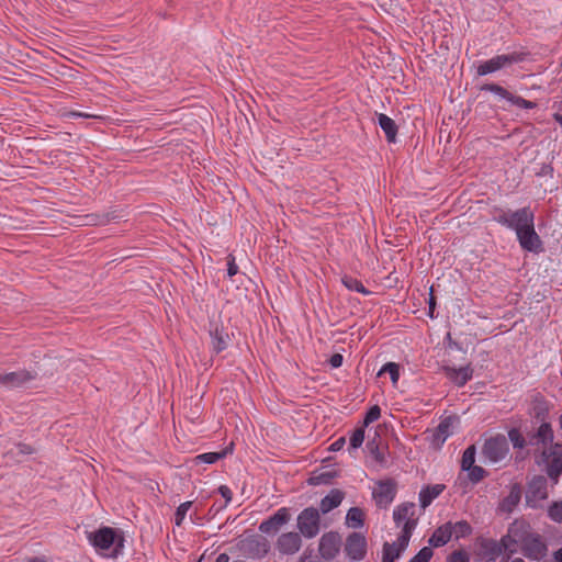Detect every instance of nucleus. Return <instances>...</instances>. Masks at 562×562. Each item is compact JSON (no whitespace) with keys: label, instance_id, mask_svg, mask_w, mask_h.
Returning a JSON list of instances; mask_svg holds the SVG:
<instances>
[{"label":"nucleus","instance_id":"1","mask_svg":"<svg viewBox=\"0 0 562 562\" xmlns=\"http://www.w3.org/2000/svg\"><path fill=\"white\" fill-rule=\"evenodd\" d=\"M88 542L104 558H117L123 553L124 537L111 527H101L87 533Z\"/></svg>","mask_w":562,"mask_h":562},{"label":"nucleus","instance_id":"2","mask_svg":"<svg viewBox=\"0 0 562 562\" xmlns=\"http://www.w3.org/2000/svg\"><path fill=\"white\" fill-rule=\"evenodd\" d=\"M493 221L517 234V232L522 231L528 224L535 222V214L528 206L515 211L498 210L495 212Z\"/></svg>","mask_w":562,"mask_h":562},{"label":"nucleus","instance_id":"3","mask_svg":"<svg viewBox=\"0 0 562 562\" xmlns=\"http://www.w3.org/2000/svg\"><path fill=\"white\" fill-rule=\"evenodd\" d=\"M416 506L414 503H404L393 510V519L397 528H401V542L409 541L417 527Z\"/></svg>","mask_w":562,"mask_h":562},{"label":"nucleus","instance_id":"4","mask_svg":"<svg viewBox=\"0 0 562 562\" xmlns=\"http://www.w3.org/2000/svg\"><path fill=\"white\" fill-rule=\"evenodd\" d=\"M538 463L552 483L557 484L562 474V443L555 442L543 448Z\"/></svg>","mask_w":562,"mask_h":562},{"label":"nucleus","instance_id":"5","mask_svg":"<svg viewBox=\"0 0 562 562\" xmlns=\"http://www.w3.org/2000/svg\"><path fill=\"white\" fill-rule=\"evenodd\" d=\"M526 59V54L522 52H513L509 54L495 55L490 59L482 60L476 66V74L479 76H487L497 72L502 69L510 67L514 64L521 63Z\"/></svg>","mask_w":562,"mask_h":562},{"label":"nucleus","instance_id":"6","mask_svg":"<svg viewBox=\"0 0 562 562\" xmlns=\"http://www.w3.org/2000/svg\"><path fill=\"white\" fill-rule=\"evenodd\" d=\"M520 546L524 555L532 561H540L548 553V546L542 537L537 532H532L527 522Z\"/></svg>","mask_w":562,"mask_h":562},{"label":"nucleus","instance_id":"7","mask_svg":"<svg viewBox=\"0 0 562 562\" xmlns=\"http://www.w3.org/2000/svg\"><path fill=\"white\" fill-rule=\"evenodd\" d=\"M300 535L307 539L316 537L321 529L319 510L315 507L304 508L297 516Z\"/></svg>","mask_w":562,"mask_h":562},{"label":"nucleus","instance_id":"8","mask_svg":"<svg viewBox=\"0 0 562 562\" xmlns=\"http://www.w3.org/2000/svg\"><path fill=\"white\" fill-rule=\"evenodd\" d=\"M483 456L490 463H497L504 460L509 452V445L505 436L497 435L485 440Z\"/></svg>","mask_w":562,"mask_h":562},{"label":"nucleus","instance_id":"9","mask_svg":"<svg viewBox=\"0 0 562 562\" xmlns=\"http://www.w3.org/2000/svg\"><path fill=\"white\" fill-rule=\"evenodd\" d=\"M526 504L530 508H540L548 498V482L542 475L535 476L527 486Z\"/></svg>","mask_w":562,"mask_h":562},{"label":"nucleus","instance_id":"10","mask_svg":"<svg viewBox=\"0 0 562 562\" xmlns=\"http://www.w3.org/2000/svg\"><path fill=\"white\" fill-rule=\"evenodd\" d=\"M526 529V522L515 520L508 527L507 533L504 535L499 541H497L502 548V552H506V555H512L517 552V546L521 543L522 535Z\"/></svg>","mask_w":562,"mask_h":562},{"label":"nucleus","instance_id":"11","mask_svg":"<svg viewBox=\"0 0 562 562\" xmlns=\"http://www.w3.org/2000/svg\"><path fill=\"white\" fill-rule=\"evenodd\" d=\"M240 551L248 558L262 559L269 553L270 543L266 538L254 535L240 541Z\"/></svg>","mask_w":562,"mask_h":562},{"label":"nucleus","instance_id":"12","mask_svg":"<svg viewBox=\"0 0 562 562\" xmlns=\"http://www.w3.org/2000/svg\"><path fill=\"white\" fill-rule=\"evenodd\" d=\"M516 237L522 250L533 254L543 251V244L535 229V222L528 224L522 231L517 232Z\"/></svg>","mask_w":562,"mask_h":562},{"label":"nucleus","instance_id":"13","mask_svg":"<svg viewBox=\"0 0 562 562\" xmlns=\"http://www.w3.org/2000/svg\"><path fill=\"white\" fill-rule=\"evenodd\" d=\"M368 542L363 533L352 532L345 542V553L351 561H361L367 554Z\"/></svg>","mask_w":562,"mask_h":562},{"label":"nucleus","instance_id":"14","mask_svg":"<svg viewBox=\"0 0 562 562\" xmlns=\"http://www.w3.org/2000/svg\"><path fill=\"white\" fill-rule=\"evenodd\" d=\"M396 483L393 480L379 481L372 492L376 505L386 508L396 496Z\"/></svg>","mask_w":562,"mask_h":562},{"label":"nucleus","instance_id":"15","mask_svg":"<svg viewBox=\"0 0 562 562\" xmlns=\"http://www.w3.org/2000/svg\"><path fill=\"white\" fill-rule=\"evenodd\" d=\"M35 379V373L29 370H18L0 374V384L7 389L25 387Z\"/></svg>","mask_w":562,"mask_h":562},{"label":"nucleus","instance_id":"16","mask_svg":"<svg viewBox=\"0 0 562 562\" xmlns=\"http://www.w3.org/2000/svg\"><path fill=\"white\" fill-rule=\"evenodd\" d=\"M301 547V535L294 531L281 533L276 541V549L282 555H293L300 551Z\"/></svg>","mask_w":562,"mask_h":562},{"label":"nucleus","instance_id":"17","mask_svg":"<svg viewBox=\"0 0 562 562\" xmlns=\"http://www.w3.org/2000/svg\"><path fill=\"white\" fill-rule=\"evenodd\" d=\"M289 520V509L286 507H281L268 519L261 521L259 530L266 535H273L277 533Z\"/></svg>","mask_w":562,"mask_h":562},{"label":"nucleus","instance_id":"18","mask_svg":"<svg viewBox=\"0 0 562 562\" xmlns=\"http://www.w3.org/2000/svg\"><path fill=\"white\" fill-rule=\"evenodd\" d=\"M340 538L336 532H326L319 539L318 551L326 560L334 559L339 551Z\"/></svg>","mask_w":562,"mask_h":562},{"label":"nucleus","instance_id":"19","mask_svg":"<svg viewBox=\"0 0 562 562\" xmlns=\"http://www.w3.org/2000/svg\"><path fill=\"white\" fill-rule=\"evenodd\" d=\"M445 375L457 386H464L473 376V369L470 364L456 368L445 367Z\"/></svg>","mask_w":562,"mask_h":562},{"label":"nucleus","instance_id":"20","mask_svg":"<svg viewBox=\"0 0 562 562\" xmlns=\"http://www.w3.org/2000/svg\"><path fill=\"white\" fill-rule=\"evenodd\" d=\"M409 541L401 542V537L392 543L385 542L382 550V562H394L397 560L408 547Z\"/></svg>","mask_w":562,"mask_h":562},{"label":"nucleus","instance_id":"21","mask_svg":"<svg viewBox=\"0 0 562 562\" xmlns=\"http://www.w3.org/2000/svg\"><path fill=\"white\" fill-rule=\"evenodd\" d=\"M443 484H434L424 486L418 494L419 505L426 509L443 491Z\"/></svg>","mask_w":562,"mask_h":562},{"label":"nucleus","instance_id":"22","mask_svg":"<svg viewBox=\"0 0 562 562\" xmlns=\"http://www.w3.org/2000/svg\"><path fill=\"white\" fill-rule=\"evenodd\" d=\"M451 522L439 526L428 540L430 547L440 548L447 544L452 538Z\"/></svg>","mask_w":562,"mask_h":562},{"label":"nucleus","instance_id":"23","mask_svg":"<svg viewBox=\"0 0 562 562\" xmlns=\"http://www.w3.org/2000/svg\"><path fill=\"white\" fill-rule=\"evenodd\" d=\"M344 497L345 494L340 490H331L325 497L322 498L318 510H321L323 514L329 513L341 504Z\"/></svg>","mask_w":562,"mask_h":562},{"label":"nucleus","instance_id":"24","mask_svg":"<svg viewBox=\"0 0 562 562\" xmlns=\"http://www.w3.org/2000/svg\"><path fill=\"white\" fill-rule=\"evenodd\" d=\"M553 430L551 428V425L548 423H542L539 428L537 429V432L531 439V443L535 446H541L542 449L548 447L549 445L553 443Z\"/></svg>","mask_w":562,"mask_h":562},{"label":"nucleus","instance_id":"25","mask_svg":"<svg viewBox=\"0 0 562 562\" xmlns=\"http://www.w3.org/2000/svg\"><path fill=\"white\" fill-rule=\"evenodd\" d=\"M521 498V490L518 485H513L508 495L499 503V510L503 513H512L519 504Z\"/></svg>","mask_w":562,"mask_h":562},{"label":"nucleus","instance_id":"26","mask_svg":"<svg viewBox=\"0 0 562 562\" xmlns=\"http://www.w3.org/2000/svg\"><path fill=\"white\" fill-rule=\"evenodd\" d=\"M378 124L384 132L389 143H395L397 135V126L395 122L386 114H378Z\"/></svg>","mask_w":562,"mask_h":562},{"label":"nucleus","instance_id":"27","mask_svg":"<svg viewBox=\"0 0 562 562\" xmlns=\"http://www.w3.org/2000/svg\"><path fill=\"white\" fill-rule=\"evenodd\" d=\"M481 547L486 562H493L503 554L502 548L496 540H485L482 542Z\"/></svg>","mask_w":562,"mask_h":562},{"label":"nucleus","instance_id":"28","mask_svg":"<svg viewBox=\"0 0 562 562\" xmlns=\"http://www.w3.org/2000/svg\"><path fill=\"white\" fill-rule=\"evenodd\" d=\"M346 525L352 529H361L364 526V514L359 507H351L346 515Z\"/></svg>","mask_w":562,"mask_h":562},{"label":"nucleus","instance_id":"29","mask_svg":"<svg viewBox=\"0 0 562 562\" xmlns=\"http://www.w3.org/2000/svg\"><path fill=\"white\" fill-rule=\"evenodd\" d=\"M227 341H228V336L226 334H224L222 330H220L218 328H215L213 331H211L212 349L216 353H220L226 349Z\"/></svg>","mask_w":562,"mask_h":562},{"label":"nucleus","instance_id":"30","mask_svg":"<svg viewBox=\"0 0 562 562\" xmlns=\"http://www.w3.org/2000/svg\"><path fill=\"white\" fill-rule=\"evenodd\" d=\"M452 425L453 420L451 418L441 420L434 435L435 440L443 443L452 435Z\"/></svg>","mask_w":562,"mask_h":562},{"label":"nucleus","instance_id":"31","mask_svg":"<svg viewBox=\"0 0 562 562\" xmlns=\"http://www.w3.org/2000/svg\"><path fill=\"white\" fill-rule=\"evenodd\" d=\"M482 91H487L496 95L497 98L502 100H506L507 102L512 103L514 95L512 92L506 90L504 87L496 85V83H486L482 86Z\"/></svg>","mask_w":562,"mask_h":562},{"label":"nucleus","instance_id":"32","mask_svg":"<svg viewBox=\"0 0 562 562\" xmlns=\"http://www.w3.org/2000/svg\"><path fill=\"white\" fill-rule=\"evenodd\" d=\"M451 533L457 540L467 538L472 533V527L467 520H459L454 524L451 522Z\"/></svg>","mask_w":562,"mask_h":562},{"label":"nucleus","instance_id":"33","mask_svg":"<svg viewBox=\"0 0 562 562\" xmlns=\"http://www.w3.org/2000/svg\"><path fill=\"white\" fill-rule=\"evenodd\" d=\"M342 284L349 290L363 295H369L370 291L363 285V283L352 277H344L341 279Z\"/></svg>","mask_w":562,"mask_h":562},{"label":"nucleus","instance_id":"34","mask_svg":"<svg viewBox=\"0 0 562 562\" xmlns=\"http://www.w3.org/2000/svg\"><path fill=\"white\" fill-rule=\"evenodd\" d=\"M384 373H387L390 375V379L393 383V385H396L400 379V367L395 362H387L385 363L379 371L378 375H382Z\"/></svg>","mask_w":562,"mask_h":562},{"label":"nucleus","instance_id":"35","mask_svg":"<svg viewBox=\"0 0 562 562\" xmlns=\"http://www.w3.org/2000/svg\"><path fill=\"white\" fill-rule=\"evenodd\" d=\"M475 454L476 450L474 446L468 447L462 454L461 459V469L464 471L467 469H470L475 463Z\"/></svg>","mask_w":562,"mask_h":562},{"label":"nucleus","instance_id":"36","mask_svg":"<svg viewBox=\"0 0 562 562\" xmlns=\"http://www.w3.org/2000/svg\"><path fill=\"white\" fill-rule=\"evenodd\" d=\"M364 440V427L361 426L352 431L349 438V448L350 449H358L362 446Z\"/></svg>","mask_w":562,"mask_h":562},{"label":"nucleus","instance_id":"37","mask_svg":"<svg viewBox=\"0 0 562 562\" xmlns=\"http://www.w3.org/2000/svg\"><path fill=\"white\" fill-rule=\"evenodd\" d=\"M548 517L554 521V522H558V524H561L562 525V499L561 501H557V502H553L549 507H548Z\"/></svg>","mask_w":562,"mask_h":562},{"label":"nucleus","instance_id":"38","mask_svg":"<svg viewBox=\"0 0 562 562\" xmlns=\"http://www.w3.org/2000/svg\"><path fill=\"white\" fill-rule=\"evenodd\" d=\"M191 506H192V502L188 501V502L181 503L177 507L176 513H175V524L177 526H180L183 522V520H184L188 512L190 510Z\"/></svg>","mask_w":562,"mask_h":562},{"label":"nucleus","instance_id":"39","mask_svg":"<svg viewBox=\"0 0 562 562\" xmlns=\"http://www.w3.org/2000/svg\"><path fill=\"white\" fill-rule=\"evenodd\" d=\"M224 456H225V453H221V452H206V453L196 456L195 459H196L198 463L213 464L216 461H218L221 458H223Z\"/></svg>","mask_w":562,"mask_h":562},{"label":"nucleus","instance_id":"40","mask_svg":"<svg viewBox=\"0 0 562 562\" xmlns=\"http://www.w3.org/2000/svg\"><path fill=\"white\" fill-rule=\"evenodd\" d=\"M468 472L469 480L472 483H479L485 476L486 472L482 467L472 465L470 469L465 470Z\"/></svg>","mask_w":562,"mask_h":562},{"label":"nucleus","instance_id":"41","mask_svg":"<svg viewBox=\"0 0 562 562\" xmlns=\"http://www.w3.org/2000/svg\"><path fill=\"white\" fill-rule=\"evenodd\" d=\"M381 416V408L378 405L371 406L368 412L366 413L364 419H363V427H368L370 424L378 420Z\"/></svg>","mask_w":562,"mask_h":562},{"label":"nucleus","instance_id":"42","mask_svg":"<svg viewBox=\"0 0 562 562\" xmlns=\"http://www.w3.org/2000/svg\"><path fill=\"white\" fill-rule=\"evenodd\" d=\"M432 555V549L424 547L408 562H429Z\"/></svg>","mask_w":562,"mask_h":562},{"label":"nucleus","instance_id":"43","mask_svg":"<svg viewBox=\"0 0 562 562\" xmlns=\"http://www.w3.org/2000/svg\"><path fill=\"white\" fill-rule=\"evenodd\" d=\"M510 104H513L517 108H520V109H525V110H531L537 106V104L535 102L526 100L519 95H514V99Z\"/></svg>","mask_w":562,"mask_h":562},{"label":"nucleus","instance_id":"44","mask_svg":"<svg viewBox=\"0 0 562 562\" xmlns=\"http://www.w3.org/2000/svg\"><path fill=\"white\" fill-rule=\"evenodd\" d=\"M508 437H509V440L512 441L514 448H519V449L524 448L525 439L518 430L512 429L508 432Z\"/></svg>","mask_w":562,"mask_h":562},{"label":"nucleus","instance_id":"45","mask_svg":"<svg viewBox=\"0 0 562 562\" xmlns=\"http://www.w3.org/2000/svg\"><path fill=\"white\" fill-rule=\"evenodd\" d=\"M217 491L221 494V496L225 499L224 504L218 506L217 510H220V509L227 507V505L232 501L233 493H232V490L227 485H221Z\"/></svg>","mask_w":562,"mask_h":562},{"label":"nucleus","instance_id":"46","mask_svg":"<svg viewBox=\"0 0 562 562\" xmlns=\"http://www.w3.org/2000/svg\"><path fill=\"white\" fill-rule=\"evenodd\" d=\"M449 562H470V557L464 551H453L449 557Z\"/></svg>","mask_w":562,"mask_h":562},{"label":"nucleus","instance_id":"47","mask_svg":"<svg viewBox=\"0 0 562 562\" xmlns=\"http://www.w3.org/2000/svg\"><path fill=\"white\" fill-rule=\"evenodd\" d=\"M330 475L328 473H322L318 475H313L308 479V483L311 485H319L329 483Z\"/></svg>","mask_w":562,"mask_h":562},{"label":"nucleus","instance_id":"48","mask_svg":"<svg viewBox=\"0 0 562 562\" xmlns=\"http://www.w3.org/2000/svg\"><path fill=\"white\" fill-rule=\"evenodd\" d=\"M371 453H372L373 458L375 459V461L381 467H385L386 465L385 454L379 448H375L374 450H372Z\"/></svg>","mask_w":562,"mask_h":562},{"label":"nucleus","instance_id":"49","mask_svg":"<svg viewBox=\"0 0 562 562\" xmlns=\"http://www.w3.org/2000/svg\"><path fill=\"white\" fill-rule=\"evenodd\" d=\"M238 272V266L235 263V258L229 257L227 261V274L228 277H234Z\"/></svg>","mask_w":562,"mask_h":562},{"label":"nucleus","instance_id":"50","mask_svg":"<svg viewBox=\"0 0 562 562\" xmlns=\"http://www.w3.org/2000/svg\"><path fill=\"white\" fill-rule=\"evenodd\" d=\"M342 356L340 353H334L329 359V364L333 368H339L342 364Z\"/></svg>","mask_w":562,"mask_h":562},{"label":"nucleus","instance_id":"51","mask_svg":"<svg viewBox=\"0 0 562 562\" xmlns=\"http://www.w3.org/2000/svg\"><path fill=\"white\" fill-rule=\"evenodd\" d=\"M345 443H346L345 438H344V437H340V438H338L337 440H335V441L330 445V448H329V449H330L331 451H335V452H336V451H339V450H341V449L344 448Z\"/></svg>","mask_w":562,"mask_h":562},{"label":"nucleus","instance_id":"52","mask_svg":"<svg viewBox=\"0 0 562 562\" xmlns=\"http://www.w3.org/2000/svg\"><path fill=\"white\" fill-rule=\"evenodd\" d=\"M546 562H562V547L552 553V559Z\"/></svg>","mask_w":562,"mask_h":562},{"label":"nucleus","instance_id":"53","mask_svg":"<svg viewBox=\"0 0 562 562\" xmlns=\"http://www.w3.org/2000/svg\"><path fill=\"white\" fill-rule=\"evenodd\" d=\"M435 306H436L435 299L432 296H430L429 302H428V315L431 318H434Z\"/></svg>","mask_w":562,"mask_h":562},{"label":"nucleus","instance_id":"54","mask_svg":"<svg viewBox=\"0 0 562 562\" xmlns=\"http://www.w3.org/2000/svg\"><path fill=\"white\" fill-rule=\"evenodd\" d=\"M214 562H229V557L226 553H221L217 555ZM233 562H245L241 560L233 561Z\"/></svg>","mask_w":562,"mask_h":562},{"label":"nucleus","instance_id":"55","mask_svg":"<svg viewBox=\"0 0 562 562\" xmlns=\"http://www.w3.org/2000/svg\"><path fill=\"white\" fill-rule=\"evenodd\" d=\"M502 562H525L521 558L510 559L509 555H505L502 558Z\"/></svg>","mask_w":562,"mask_h":562},{"label":"nucleus","instance_id":"56","mask_svg":"<svg viewBox=\"0 0 562 562\" xmlns=\"http://www.w3.org/2000/svg\"><path fill=\"white\" fill-rule=\"evenodd\" d=\"M19 448H20V451L23 452V453H31L32 452L31 449L27 446H25V445H20Z\"/></svg>","mask_w":562,"mask_h":562},{"label":"nucleus","instance_id":"57","mask_svg":"<svg viewBox=\"0 0 562 562\" xmlns=\"http://www.w3.org/2000/svg\"><path fill=\"white\" fill-rule=\"evenodd\" d=\"M29 562H48L45 558L35 557L29 560Z\"/></svg>","mask_w":562,"mask_h":562},{"label":"nucleus","instance_id":"58","mask_svg":"<svg viewBox=\"0 0 562 562\" xmlns=\"http://www.w3.org/2000/svg\"><path fill=\"white\" fill-rule=\"evenodd\" d=\"M71 116H74V117H88L89 115L80 113V112H72Z\"/></svg>","mask_w":562,"mask_h":562},{"label":"nucleus","instance_id":"59","mask_svg":"<svg viewBox=\"0 0 562 562\" xmlns=\"http://www.w3.org/2000/svg\"><path fill=\"white\" fill-rule=\"evenodd\" d=\"M554 119L559 123L560 127L562 128V115L561 114H555Z\"/></svg>","mask_w":562,"mask_h":562},{"label":"nucleus","instance_id":"60","mask_svg":"<svg viewBox=\"0 0 562 562\" xmlns=\"http://www.w3.org/2000/svg\"><path fill=\"white\" fill-rule=\"evenodd\" d=\"M559 423H560V427L562 428V415L560 416Z\"/></svg>","mask_w":562,"mask_h":562},{"label":"nucleus","instance_id":"61","mask_svg":"<svg viewBox=\"0 0 562 562\" xmlns=\"http://www.w3.org/2000/svg\"><path fill=\"white\" fill-rule=\"evenodd\" d=\"M561 66H562V61H561Z\"/></svg>","mask_w":562,"mask_h":562}]
</instances>
